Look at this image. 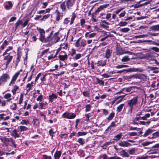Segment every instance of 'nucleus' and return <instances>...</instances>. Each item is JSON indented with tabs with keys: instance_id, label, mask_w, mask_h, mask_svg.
<instances>
[{
	"instance_id": "1",
	"label": "nucleus",
	"mask_w": 159,
	"mask_h": 159,
	"mask_svg": "<svg viewBox=\"0 0 159 159\" xmlns=\"http://www.w3.org/2000/svg\"><path fill=\"white\" fill-rule=\"evenodd\" d=\"M138 96H135L131 99L129 100L127 102V104L129 107L128 113L131 114L132 112V110L134 106H135L137 104L138 102Z\"/></svg>"
},
{
	"instance_id": "2",
	"label": "nucleus",
	"mask_w": 159,
	"mask_h": 159,
	"mask_svg": "<svg viewBox=\"0 0 159 159\" xmlns=\"http://www.w3.org/2000/svg\"><path fill=\"white\" fill-rule=\"evenodd\" d=\"M68 56L67 54L64 51H61L58 56L59 59L60 66L62 67L64 65H66V61L67 60Z\"/></svg>"
},
{
	"instance_id": "3",
	"label": "nucleus",
	"mask_w": 159,
	"mask_h": 159,
	"mask_svg": "<svg viewBox=\"0 0 159 159\" xmlns=\"http://www.w3.org/2000/svg\"><path fill=\"white\" fill-rule=\"evenodd\" d=\"M76 17V14L74 13H73L71 18L70 20V18L67 17L64 19L62 25L64 27H66L68 25V24L70 22V25H72L74 22V21Z\"/></svg>"
},
{
	"instance_id": "4",
	"label": "nucleus",
	"mask_w": 159,
	"mask_h": 159,
	"mask_svg": "<svg viewBox=\"0 0 159 159\" xmlns=\"http://www.w3.org/2000/svg\"><path fill=\"white\" fill-rule=\"evenodd\" d=\"M10 78L8 74L5 73L3 74L0 77V84L1 86H3Z\"/></svg>"
},
{
	"instance_id": "5",
	"label": "nucleus",
	"mask_w": 159,
	"mask_h": 159,
	"mask_svg": "<svg viewBox=\"0 0 159 159\" xmlns=\"http://www.w3.org/2000/svg\"><path fill=\"white\" fill-rule=\"evenodd\" d=\"M76 116L75 114L71 112L66 111L64 113L62 116L64 118H66L69 119H74Z\"/></svg>"
},
{
	"instance_id": "6",
	"label": "nucleus",
	"mask_w": 159,
	"mask_h": 159,
	"mask_svg": "<svg viewBox=\"0 0 159 159\" xmlns=\"http://www.w3.org/2000/svg\"><path fill=\"white\" fill-rule=\"evenodd\" d=\"M132 75V79H138L143 80H145L147 78V77L143 74L137 73Z\"/></svg>"
},
{
	"instance_id": "7",
	"label": "nucleus",
	"mask_w": 159,
	"mask_h": 159,
	"mask_svg": "<svg viewBox=\"0 0 159 159\" xmlns=\"http://www.w3.org/2000/svg\"><path fill=\"white\" fill-rule=\"evenodd\" d=\"M1 140L5 143L10 142L12 144V146L14 148H16V145L15 143V140L11 138H7L6 137H3L1 139Z\"/></svg>"
},
{
	"instance_id": "8",
	"label": "nucleus",
	"mask_w": 159,
	"mask_h": 159,
	"mask_svg": "<svg viewBox=\"0 0 159 159\" xmlns=\"http://www.w3.org/2000/svg\"><path fill=\"white\" fill-rule=\"evenodd\" d=\"M22 71V69H20L19 71L17 72L12 77L11 80L9 84V85H11L12 84H14L15 83V81L17 79L19 75L20 74V72Z\"/></svg>"
},
{
	"instance_id": "9",
	"label": "nucleus",
	"mask_w": 159,
	"mask_h": 159,
	"mask_svg": "<svg viewBox=\"0 0 159 159\" xmlns=\"http://www.w3.org/2000/svg\"><path fill=\"white\" fill-rule=\"evenodd\" d=\"M108 6V4H104L100 6L94 12V14L96 15H97L99 13V12L102 11V10H104L105 8H107Z\"/></svg>"
},
{
	"instance_id": "10",
	"label": "nucleus",
	"mask_w": 159,
	"mask_h": 159,
	"mask_svg": "<svg viewBox=\"0 0 159 159\" xmlns=\"http://www.w3.org/2000/svg\"><path fill=\"white\" fill-rule=\"evenodd\" d=\"M75 0H66V4L67 8L68 9H71L75 3Z\"/></svg>"
},
{
	"instance_id": "11",
	"label": "nucleus",
	"mask_w": 159,
	"mask_h": 159,
	"mask_svg": "<svg viewBox=\"0 0 159 159\" xmlns=\"http://www.w3.org/2000/svg\"><path fill=\"white\" fill-rule=\"evenodd\" d=\"M13 56H10L9 54L8 55L4 57L3 58V60L6 61V66H7L11 62V61L13 59Z\"/></svg>"
},
{
	"instance_id": "12",
	"label": "nucleus",
	"mask_w": 159,
	"mask_h": 159,
	"mask_svg": "<svg viewBox=\"0 0 159 159\" xmlns=\"http://www.w3.org/2000/svg\"><path fill=\"white\" fill-rule=\"evenodd\" d=\"M54 13L56 14V20L57 21H59L61 19V17H62L63 13H60L58 10V9H57L55 11Z\"/></svg>"
},
{
	"instance_id": "13",
	"label": "nucleus",
	"mask_w": 159,
	"mask_h": 159,
	"mask_svg": "<svg viewBox=\"0 0 159 159\" xmlns=\"http://www.w3.org/2000/svg\"><path fill=\"white\" fill-rule=\"evenodd\" d=\"M125 88H123L120 90V91L116 93V94H122L123 95L119 96L118 97V98H121V99H123L125 96L127 95L128 93H123V92L125 90Z\"/></svg>"
},
{
	"instance_id": "14",
	"label": "nucleus",
	"mask_w": 159,
	"mask_h": 159,
	"mask_svg": "<svg viewBox=\"0 0 159 159\" xmlns=\"http://www.w3.org/2000/svg\"><path fill=\"white\" fill-rule=\"evenodd\" d=\"M10 133L11 136L13 137L15 139L20 137V134L18 133L17 130L16 129L11 131Z\"/></svg>"
},
{
	"instance_id": "15",
	"label": "nucleus",
	"mask_w": 159,
	"mask_h": 159,
	"mask_svg": "<svg viewBox=\"0 0 159 159\" xmlns=\"http://www.w3.org/2000/svg\"><path fill=\"white\" fill-rule=\"evenodd\" d=\"M112 51L110 49L107 48L105 52L104 57L106 59L109 58L111 56Z\"/></svg>"
},
{
	"instance_id": "16",
	"label": "nucleus",
	"mask_w": 159,
	"mask_h": 159,
	"mask_svg": "<svg viewBox=\"0 0 159 159\" xmlns=\"http://www.w3.org/2000/svg\"><path fill=\"white\" fill-rule=\"evenodd\" d=\"M107 60H100L98 61L96 64L97 66H101L102 67H103L105 66L107 63Z\"/></svg>"
},
{
	"instance_id": "17",
	"label": "nucleus",
	"mask_w": 159,
	"mask_h": 159,
	"mask_svg": "<svg viewBox=\"0 0 159 159\" xmlns=\"http://www.w3.org/2000/svg\"><path fill=\"white\" fill-rule=\"evenodd\" d=\"M116 121L112 122L111 123L110 125L107 128L106 130L111 131L113 130L112 128H114L117 126L118 125V123L116 124Z\"/></svg>"
},
{
	"instance_id": "18",
	"label": "nucleus",
	"mask_w": 159,
	"mask_h": 159,
	"mask_svg": "<svg viewBox=\"0 0 159 159\" xmlns=\"http://www.w3.org/2000/svg\"><path fill=\"white\" fill-rule=\"evenodd\" d=\"M121 147H129L131 145L130 144L125 141H120L117 143Z\"/></svg>"
},
{
	"instance_id": "19",
	"label": "nucleus",
	"mask_w": 159,
	"mask_h": 159,
	"mask_svg": "<svg viewBox=\"0 0 159 159\" xmlns=\"http://www.w3.org/2000/svg\"><path fill=\"white\" fill-rule=\"evenodd\" d=\"M39 105L41 109H45L46 108L48 103L46 102L43 101L39 102Z\"/></svg>"
},
{
	"instance_id": "20",
	"label": "nucleus",
	"mask_w": 159,
	"mask_h": 159,
	"mask_svg": "<svg viewBox=\"0 0 159 159\" xmlns=\"http://www.w3.org/2000/svg\"><path fill=\"white\" fill-rule=\"evenodd\" d=\"M17 57L15 61L16 66L20 61V59L22 56L20 52H18L16 54Z\"/></svg>"
},
{
	"instance_id": "21",
	"label": "nucleus",
	"mask_w": 159,
	"mask_h": 159,
	"mask_svg": "<svg viewBox=\"0 0 159 159\" xmlns=\"http://www.w3.org/2000/svg\"><path fill=\"white\" fill-rule=\"evenodd\" d=\"M12 6L13 4L10 1H8L7 3L4 4V8L7 10L11 9L12 7Z\"/></svg>"
},
{
	"instance_id": "22",
	"label": "nucleus",
	"mask_w": 159,
	"mask_h": 159,
	"mask_svg": "<svg viewBox=\"0 0 159 159\" xmlns=\"http://www.w3.org/2000/svg\"><path fill=\"white\" fill-rule=\"evenodd\" d=\"M57 98V95L53 93H52L49 96V102H53L54 99H56Z\"/></svg>"
},
{
	"instance_id": "23",
	"label": "nucleus",
	"mask_w": 159,
	"mask_h": 159,
	"mask_svg": "<svg viewBox=\"0 0 159 159\" xmlns=\"http://www.w3.org/2000/svg\"><path fill=\"white\" fill-rule=\"evenodd\" d=\"M60 7L63 13L65 14L66 12V5L64 2H62L60 5Z\"/></svg>"
},
{
	"instance_id": "24",
	"label": "nucleus",
	"mask_w": 159,
	"mask_h": 159,
	"mask_svg": "<svg viewBox=\"0 0 159 159\" xmlns=\"http://www.w3.org/2000/svg\"><path fill=\"white\" fill-rule=\"evenodd\" d=\"M60 39V37L57 35H54L52 37V42L56 43L58 42Z\"/></svg>"
},
{
	"instance_id": "25",
	"label": "nucleus",
	"mask_w": 159,
	"mask_h": 159,
	"mask_svg": "<svg viewBox=\"0 0 159 159\" xmlns=\"http://www.w3.org/2000/svg\"><path fill=\"white\" fill-rule=\"evenodd\" d=\"M122 136V133H120L119 134L114 136L113 140L114 141H118L121 139Z\"/></svg>"
},
{
	"instance_id": "26",
	"label": "nucleus",
	"mask_w": 159,
	"mask_h": 159,
	"mask_svg": "<svg viewBox=\"0 0 159 159\" xmlns=\"http://www.w3.org/2000/svg\"><path fill=\"white\" fill-rule=\"evenodd\" d=\"M96 34L94 33L90 34L89 32H87L85 34V37L87 38H90L93 37Z\"/></svg>"
},
{
	"instance_id": "27",
	"label": "nucleus",
	"mask_w": 159,
	"mask_h": 159,
	"mask_svg": "<svg viewBox=\"0 0 159 159\" xmlns=\"http://www.w3.org/2000/svg\"><path fill=\"white\" fill-rule=\"evenodd\" d=\"M153 131V130L152 129H148L145 131L144 134L142 135V136L144 137H146L152 133Z\"/></svg>"
},
{
	"instance_id": "28",
	"label": "nucleus",
	"mask_w": 159,
	"mask_h": 159,
	"mask_svg": "<svg viewBox=\"0 0 159 159\" xmlns=\"http://www.w3.org/2000/svg\"><path fill=\"white\" fill-rule=\"evenodd\" d=\"M11 95L10 93H7L4 95V98L5 99H7V101L9 102L12 99L11 98Z\"/></svg>"
},
{
	"instance_id": "29",
	"label": "nucleus",
	"mask_w": 159,
	"mask_h": 159,
	"mask_svg": "<svg viewBox=\"0 0 159 159\" xmlns=\"http://www.w3.org/2000/svg\"><path fill=\"white\" fill-rule=\"evenodd\" d=\"M116 53L117 54H119V55H122L124 53H128L129 54L131 55L133 53L131 52H130L129 51H126L125 52H123L121 49L120 50H117V51Z\"/></svg>"
},
{
	"instance_id": "30",
	"label": "nucleus",
	"mask_w": 159,
	"mask_h": 159,
	"mask_svg": "<svg viewBox=\"0 0 159 159\" xmlns=\"http://www.w3.org/2000/svg\"><path fill=\"white\" fill-rule=\"evenodd\" d=\"M61 151H57L54 155L55 159H59L61 154Z\"/></svg>"
},
{
	"instance_id": "31",
	"label": "nucleus",
	"mask_w": 159,
	"mask_h": 159,
	"mask_svg": "<svg viewBox=\"0 0 159 159\" xmlns=\"http://www.w3.org/2000/svg\"><path fill=\"white\" fill-rule=\"evenodd\" d=\"M39 39L41 42L46 43V38L45 37V34H40Z\"/></svg>"
},
{
	"instance_id": "32",
	"label": "nucleus",
	"mask_w": 159,
	"mask_h": 159,
	"mask_svg": "<svg viewBox=\"0 0 159 159\" xmlns=\"http://www.w3.org/2000/svg\"><path fill=\"white\" fill-rule=\"evenodd\" d=\"M157 137H159V132L158 131H157L153 133L152 134V136L149 137H148V138L149 139H152L156 138Z\"/></svg>"
},
{
	"instance_id": "33",
	"label": "nucleus",
	"mask_w": 159,
	"mask_h": 159,
	"mask_svg": "<svg viewBox=\"0 0 159 159\" xmlns=\"http://www.w3.org/2000/svg\"><path fill=\"white\" fill-rule=\"evenodd\" d=\"M19 88V86L16 85H15L13 86V88L11 91L13 95H14L16 93V91L18 90Z\"/></svg>"
},
{
	"instance_id": "34",
	"label": "nucleus",
	"mask_w": 159,
	"mask_h": 159,
	"mask_svg": "<svg viewBox=\"0 0 159 159\" xmlns=\"http://www.w3.org/2000/svg\"><path fill=\"white\" fill-rule=\"evenodd\" d=\"M150 29L154 31H159V25H152Z\"/></svg>"
},
{
	"instance_id": "35",
	"label": "nucleus",
	"mask_w": 159,
	"mask_h": 159,
	"mask_svg": "<svg viewBox=\"0 0 159 159\" xmlns=\"http://www.w3.org/2000/svg\"><path fill=\"white\" fill-rule=\"evenodd\" d=\"M32 122L34 126H37L39 124V119L36 118L33 119Z\"/></svg>"
},
{
	"instance_id": "36",
	"label": "nucleus",
	"mask_w": 159,
	"mask_h": 159,
	"mask_svg": "<svg viewBox=\"0 0 159 159\" xmlns=\"http://www.w3.org/2000/svg\"><path fill=\"white\" fill-rule=\"evenodd\" d=\"M115 116V113L114 112H112L110 113L108 117L106 119L109 121L112 120Z\"/></svg>"
},
{
	"instance_id": "37",
	"label": "nucleus",
	"mask_w": 159,
	"mask_h": 159,
	"mask_svg": "<svg viewBox=\"0 0 159 159\" xmlns=\"http://www.w3.org/2000/svg\"><path fill=\"white\" fill-rule=\"evenodd\" d=\"M120 155L123 157H128L129 156V154L127 152H125L124 150H122L120 152Z\"/></svg>"
},
{
	"instance_id": "38",
	"label": "nucleus",
	"mask_w": 159,
	"mask_h": 159,
	"mask_svg": "<svg viewBox=\"0 0 159 159\" xmlns=\"http://www.w3.org/2000/svg\"><path fill=\"white\" fill-rule=\"evenodd\" d=\"M124 106V104H121L120 105L116 108V111L118 112H120Z\"/></svg>"
},
{
	"instance_id": "39",
	"label": "nucleus",
	"mask_w": 159,
	"mask_h": 159,
	"mask_svg": "<svg viewBox=\"0 0 159 159\" xmlns=\"http://www.w3.org/2000/svg\"><path fill=\"white\" fill-rule=\"evenodd\" d=\"M18 128L20 129V132L25 131L28 129L26 127L22 125L19 126Z\"/></svg>"
},
{
	"instance_id": "40",
	"label": "nucleus",
	"mask_w": 159,
	"mask_h": 159,
	"mask_svg": "<svg viewBox=\"0 0 159 159\" xmlns=\"http://www.w3.org/2000/svg\"><path fill=\"white\" fill-rule=\"evenodd\" d=\"M60 47L64 49H67L68 47V44L66 43H64L60 45Z\"/></svg>"
},
{
	"instance_id": "41",
	"label": "nucleus",
	"mask_w": 159,
	"mask_h": 159,
	"mask_svg": "<svg viewBox=\"0 0 159 159\" xmlns=\"http://www.w3.org/2000/svg\"><path fill=\"white\" fill-rule=\"evenodd\" d=\"M82 57V55L80 53L76 54L73 59L75 60H77L80 59Z\"/></svg>"
},
{
	"instance_id": "42",
	"label": "nucleus",
	"mask_w": 159,
	"mask_h": 159,
	"mask_svg": "<svg viewBox=\"0 0 159 159\" xmlns=\"http://www.w3.org/2000/svg\"><path fill=\"white\" fill-rule=\"evenodd\" d=\"M96 80L98 84L101 86H103L104 85V81L101 80L98 78H96Z\"/></svg>"
},
{
	"instance_id": "43",
	"label": "nucleus",
	"mask_w": 159,
	"mask_h": 159,
	"mask_svg": "<svg viewBox=\"0 0 159 159\" xmlns=\"http://www.w3.org/2000/svg\"><path fill=\"white\" fill-rule=\"evenodd\" d=\"M69 52L71 57H73L74 55L76 54V51L74 48H71Z\"/></svg>"
},
{
	"instance_id": "44",
	"label": "nucleus",
	"mask_w": 159,
	"mask_h": 159,
	"mask_svg": "<svg viewBox=\"0 0 159 159\" xmlns=\"http://www.w3.org/2000/svg\"><path fill=\"white\" fill-rule=\"evenodd\" d=\"M87 133L86 132H78L77 133V137L86 135Z\"/></svg>"
},
{
	"instance_id": "45",
	"label": "nucleus",
	"mask_w": 159,
	"mask_h": 159,
	"mask_svg": "<svg viewBox=\"0 0 159 159\" xmlns=\"http://www.w3.org/2000/svg\"><path fill=\"white\" fill-rule=\"evenodd\" d=\"M86 117H83V118H84V119L85 121H88L89 120V118L91 116V115L90 113L85 115Z\"/></svg>"
},
{
	"instance_id": "46",
	"label": "nucleus",
	"mask_w": 159,
	"mask_h": 159,
	"mask_svg": "<svg viewBox=\"0 0 159 159\" xmlns=\"http://www.w3.org/2000/svg\"><path fill=\"white\" fill-rule=\"evenodd\" d=\"M43 96L42 94H40L36 99V100L37 101H39V102H42L43 100Z\"/></svg>"
},
{
	"instance_id": "47",
	"label": "nucleus",
	"mask_w": 159,
	"mask_h": 159,
	"mask_svg": "<svg viewBox=\"0 0 159 159\" xmlns=\"http://www.w3.org/2000/svg\"><path fill=\"white\" fill-rule=\"evenodd\" d=\"M77 142L82 145H83L85 143L84 140L81 138L78 139Z\"/></svg>"
},
{
	"instance_id": "48",
	"label": "nucleus",
	"mask_w": 159,
	"mask_h": 159,
	"mask_svg": "<svg viewBox=\"0 0 159 159\" xmlns=\"http://www.w3.org/2000/svg\"><path fill=\"white\" fill-rule=\"evenodd\" d=\"M50 16V14H47L44 15L43 17L40 19L41 20L45 21L46 19L49 18Z\"/></svg>"
},
{
	"instance_id": "49",
	"label": "nucleus",
	"mask_w": 159,
	"mask_h": 159,
	"mask_svg": "<svg viewBox=\"0 0 159 159\" xmlns=\"http://www.w3.org/2000/svg\"><path fill=\"white\" fill-rule=\"evenodd\" d=\"M130 59L128 56H124L121 60L122 62H126L129 60Z\"/></svg>"
},
{
	"instance_id": "50",
	"label": "nucleus",
	"mask_w": 159,
	"mask_h": 159,
	"mask_svg": "<svg viewBox=\"0 0 159 159\" xmlns=\"http://www.w3.org/2000/svg\"><path fill=\"white\" fill-rule=\"evenodd\" d=\"M91 106L90 104L86 105L85 106V111L86 112H88L90 111L91 108Z\"/></svg>"
},
{
	"instance_id": "51",
	"label": "nucleus",
	"mask_w": 159,
	"mask_h": 159,
	"mask_svg": "<svg viewBox=\"0 0 159 159\" xmlns=\"http://www.w3.org/2000/svg\"><path fill=\"white\" fill-rule=\"evenodd\" d=\"M29 123V121L28 120L24 119L22 120L20 122V124L22 125H27Z\"/></svg>"
},
{
	"instance_id": "52",
	"label": "nucleus",
	"mask_w": 159,
	"mask_h": 159,
	"mask_svg": "<svg viewBox=\"0 0 159 159\" xmlns=\"http://www.w3.org/2000/svg\"><path fill=\"white\" fill-rule=\"evenodd\" d=\"M147 36V34H142L140 35H136L134 37V38L135 39L137 38H142L146 37Z\"/></svg>"
},
{
	"instance_id": "53",
	"label": "nucleus",
	"mask_w": 159,
	"mask_h": 159,
	"mask_svg": "<svg viewBox=\"0 0 159 159\" xmlns=\"http://www.w3.org/2000/svg\"><path fill=\"white\" fill-rule=\"evenodd\" d=\"M52 37L51 33L46 38V43L50 41L52 42Z\"/></svg>"
},
{
	"instance_id": "54",
	"label": "nucleus",
	"mask_w": 159,
	"mask_h": 159,
	"mask_svg": "<svg viewBox=\"0 0 159 159\" xmlns=\"http://www.w3.org/2000/svg\"><path fill=\"white\" fill-rule=\"evenodd\" d=\"M80 39V38H79L76 40L75 43V45L76 48L80 47V44L79 43Z\"/></svg>"
},
{
	"instance_id": "55",
	"label": "nucleus",
	"mask_w": 159,
	"mask_h": 159,
	"mask_svg": "<svg viewBox=\"0 0 159 159\" xmlns=\"http://www.w3.org/2000/svg\"><path fill=\"white\" fill-rule=\"evenodd\" d=\"M129 30V29L128 28H122L120 29V31L122 32L123 33H126L128 32Z\"/></svg>"
},
{
	"instance_id": "56",
	"label": "nucleus",
	"mask_w": 159,
	"mask_h": 159,
	"mask_svg": "<svg viewBox=\"0 0 159 159\" xmlns=\"http://www.w3.org/2000/svg\"><path fill=\"white\" fill-rule=\"evenodd\" d=\"M85 20L84 19H81L80 20V25L82 27H84V24L85 23Z\"/></svg>"
},
{
	"instance_id": "57",
	"label": "nucleus",
	"mask_w": 159,
	"mask_h": 159,
	"mask_svg": "<svg viewBox=\"0 0 159 159\" xmlns=\"http://www.w3.org/2000/svg\"><path fill=\"white\" fill-rule=\"evenodd\" d=\"M80 47H84L86 45V43L85 41L83 40H82L81 42H80Z\"/></svg>"
},
{
	"instance_id": "58",
	"label": "nucleus",
	"mask_w": 159,
	"mask_h": 159,
	"mask_svg": "<svg viewBox=\"0 0 159 159\" xmlns=\"http://www.w3.org/2000/svg\"><path fill=\"white\" fill-rule=\"evenodd\" d=\"M83 94L85 97H89V91H84L83 92Z\"/></svg>"
},
{
	"instance_id": "59",
	"label": "nucleus",
	"mask_w": 159,
	"mask_h": 159,
	"mask_svg": "<svg viewBox=\"0 0 159 159\" xmlns=\"http://www.w3.org/2000/svg\"><path fill=\"white\" fill-rule=\"evenodd\" d=\"M49 134L51 136V139H52L53 134L55 133V132L53 131L52 129H51L49 131Z\"/></svg>"
},
{
	"instance_id": "60",
	"label": "nucleus",
	"mask_w": 159,
	"mask_h": 159,
	"mask_svg": "<svg viewBox=\"0 0 159 159\" xmlns=\"http://www.w3.org/2000/svg\"><path fill=\"white\" fill-rule=\"evenodd\" d=\"M33 85H32L30 83H28L26 86L27 88H28V89L27 90V91H29L31 89V88L32 87Z\"/></svg>"
},
{
	"instance_id": "61",
	"label": "nucleus",
	"mask_w": 159,
	"mask_h": 159,
	"mask_svg": "<svg viewBox=\"0 0 159 159\" xmlns=\"http://www.w3.org/2000/svg\"><path fill=\"white\" fill-rule=\"evenodd\" d=\"M150 116V114L149 113H147L145 115L143 116V117L142 118L143 119V120H146V119L148 118H149Z\"/></svg>"
},
{
	"instance_id": "62",
	"label": "nucleus",
	"mask_w": 159,
	"mask_h": 159,
	"mask_svg": "<svg viewBox=\"0 0 159 159\" xmlns=\"http://www.w3.org/2000/svg\"><path fill=\"white\" fill-rule=\"evenodd\" d=\"M23 95L22 94H20V98H19V103L20 104H21L22 103V102L23 100Z\"/></svg>"
},
{
	"instance_id": "63",
	"label": "nucleus",
	"mask_w": 159,
	"mask_h": 159,
	"mask_svg": "<svg viewBox=\"0 0 159 159\" xmlns=\"http://www.w3.org/2000/svg\"><path fill=\"white\" fill-rule=\"evenodd\" d=\"M127 23L126 22L120 21L119 23V25L120 26H124L127 25Z\"/></svg>"
},
{
	"instance_id": "64",
	"label": "nucleus",
	"mask_w": 159,
	"mask_h": 159,
	"mask_svg": "<svg viewBox=\"0 0 159 159\" xmlns=\"http://www.w3.org/2000/svg\"><path fill=\"white\" fill-rule=\"evenodd\" d=\"M148 159V156H142L138 157L136 159Z\"/></svg>"
}]
</instances>
